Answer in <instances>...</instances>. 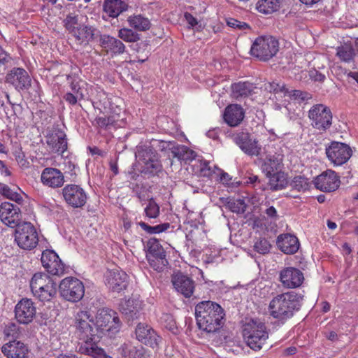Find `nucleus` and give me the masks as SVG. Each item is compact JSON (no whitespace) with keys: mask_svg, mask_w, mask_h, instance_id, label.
<instances>
[{"mask_svg":"<svg viewBox=\"0 0 358 358\" xmlns=\"http://www.w3.org/2000/svg\"><path fill=\"white\" fill-rule=\"evenodd\" d=\"M290 186L297 191H306L310 187L308 180L303 176H299L293 178Z\"/></svg>","mask_w":358,"mask_h":358,"instance_id":"obj_47","label":"nucleus"},{"mask_svg":"<svg viewBox=\"0 0 358 358\" xmlns=\"http://www.w3.org/2000/svg\"><path fill=\"white\" fill-rule=\"evenodd\" d=\"M95 324V331L113 336L119 331L121 322L115 311L109 308H102L97 312Z\"/></svg>","mask_w":358,"mask_h":358,"instance_id":"obj_8","label":"nucleus"},{"mask_svg":"<svg viewBox=\"0 0 358 358\" xmlns=\"http://www.w3.org/2000/svg\"><path fill=\"white\" fill-rule=\"evenodd\" d=\"M81 354L91 357L92 358H112L107 355L104 350L97 345L92 348H82Z\"/></svg>","mask_w":358,"mask_h":358,"instance_id":"obj_43","label":"nucleus"},{"mask_svg":"<svg viewBox=\"0 0 358 358\" xmlns=\"http://www.w3.org/2000/svg\"><path fill=\"white\" fill-rule=\"evenodd\" d=\"M12 57L10 55L0 46V72L4 70V66L10 62Z\"/></svg>","mask_w":358,"mask_h":358,"instance_id":"obj_55","label":"nucleus"},{"mask_svg":"<svg viewBox=\"0 0 358 358\" xmlns=\"http://www.w3.org/2000/svg\"><path fill=\"white\" fill-rule=\"evenodd\" d=\"M266 176L269 178L270 189L273 191L282 189L287 185L286 175L282 171L272 173Z\"/></svg>","mask_w":358,"mask_h":358,"instance_id":"obj_37","label":"nucleus"},{"mask_svg":"<svg viewBox=\"0 0 358 358\" xmlns=\"http://www.w3.org/2000/svg\"><path fill=\"white\" fill-rule=\"evenodd\" d=\"M234 141L245 154L251 156L259 154V148L257 142L252 140L250 134L247 131H241L234 134Z\"/></svg>","mask_w":358,"mask_h":358,"instance_id":"obj_24","label":"nucleus"},{"mask_svg":"<svg viewBox=\"0 0 358 358\" xmlns=\"http://www.w3.org/2000/svg\"><path fill=\"white\" fill-rule=\"evenodd\" d=\"M41 260L43 266L49 273L55 275L64 273V265L55 251L52 250L43 251Z\"/></svg>","mask_w":358,"mask_h":358,"instance_id":"obj_19","label":"nucleus"},{"mask_svg":"<svg viewBox=\"0 0 358 358\" xmlns=\"http://www.w3.org/2000/svg\"><path fill=\"white\" fill-rule=\"evenodd\" d=\"M171 282L174 289L186 298H189L195 288L194 281L189 276L181 272L173 274Z\"/></svg>","mask_w":358,"mask_h":358,"instance_id":"obj_21","label":"nucleus"},{"mask_svg":"<svg viewBox=\"0 0 358 358\" xmlns=\"http://www.w3.org/2000/svg\"><path fill=\"white\" fill-rule=\"evenodd\" d=\"M141 308V302L134 299L124 300L120 304V310L128 321L137 319Z\"/></svg>","mask_w":358,"mask_h":358,"instance_id":"obj_28","label":"nucleus"},{"mask_svg":"<svg viewBox=\"0 0 358 358\" xmlns=\"http://www.w3.org/2000/svg\"><path fill=\"white\" fill-rule=\"evenodd\" d=\"M244 115L243 109L241 106L231 104L225 108L224 120L229 126L236 127L243 121Z\"/></svg>","mask_w":358,"mask_h":358,"instance_id":"obj_30","label":"nucleus"},{"mask_svg":"<svg viewBox=\"0 0 358 358\" xmlns=\"http://www.w3.org/2000/svg\"><path fill=\"white\" fill-rule=\"evenodd\" d=\"M271 245L264 238H259L254 245V248L257 252L265 255L269 252Z\"/></svg>","mask_w":358,"mask_h":358,"instance_id":"obj_52","label":"nucleus"},{"mask_svg":"<svg viewBox=\"0 0 358 358\" xmlns=\"http://www.w3.org/2000/svg\"><path fill=\"white\" fill-rule=\"evenodd\" d=\"M59 289L61 296L70 302L80 301L85 294L83 283L73 277H67L63 279L59 285Z\"/></svg>","mask_w":358,"mask_h":358,"instance_id":"obj_11","label":"nucleus"},{"mask_svg":"<svg viewBox=\"0 0 358 358\" xmlns=\"http://www.w3.org/2000/svg\"><path fill=\"white\" fill-rule=\"evenodd\" d=\"M310 77L315 81L323 82L325 79V76L316 70L310 71Z\"/></svg>","mask_w":358,"mask_h":358,"instance_id":"obj_60","label":"nucleus"},{"mask_svg":"<svg viewBox=\"0 0 358 358\" xmlns=\"http://www.w3.org/2000/svg\"><path fill=\"white\" fill-rule=\"evenodd\" d=\"M265 324L259 319H252L243 327V336L246 345L255 351L259 350L268 338Z\"/></svg>","mask_w":358,"mask_h":358,"instance_id":"obj_4","label":"nucleus"},{"mask_svg":"<svg viewBox=\"0 0 358 358\" xmlns=\"http://www.w3.org/2000/svg\"><path fill=\"white\" fill-rule=\"evenodd\" d=\"M15 159L18 164H20L22 166H25L28 162H27L25 159L24 155L21 152H15Z\"/></svg>","mask_w":358,"mask_h":358,"instance_id":"obj_62","label":"nucleus"},{"mask_svg":"<svg viewBox=\"0 0 358 358\" xmlns=\"http://www.w3.org/2000/svg\"><path fill=\"white\" fill-rule=\"evenodd\" d=\"M1 352L7 358H25L29 350L22 342L13 340L2 346Z\"/></svg>","mask_w":358,"mask_h":358,"instance_id":"obj_25","label":"nucleus"},{"mask_svg":"<svg viewBox=\"0 0 358 358\" xmlns=\"http://www.w3.org/2000/svg\"><path fill=\"white\" fill-rule=\"evenodd\" d=\"M100 43L106 52L114 55L122 54L125 50V45L121 41L109 35L101 36Z\"/></svg>","mask_w":358,"mask_h":358,"instance_id":"obj_31","label":"nucleus"},{"mask_svg":"<svg viewBox=\"0 0 358 358\" xmlns=\"http://www.w3.org/2000/svg\"><path fill=\"white\" fill-rule=\"evenodd\" d=\"M282 88L284 89V87H282V88H280L279 85L275 83H268L267 85L265 86L266 90L270 92L273 91L274 92H277L278 90L282 91Z\"/></svg>","mask_w":358,"mask_h":358,"instance_id":"obj_64","label":"nucleus"},{"mask_svg":"<svg viewBox=\"0 0 358 358\" xmlns=\"http://www.w3.org/2000/svg\"><path fill=\"white\" fill-rule=\"evenodd\" d=\"M118 36L123 41L129 43L136 42L140 39V36L138 33L128 28L120 29L118 31Z\"/></svg>","mask_w":358,"mask_h":358,"instance_id":"obj_46","label":"nucleus"},{"mask_svg":"<svg viewBox=\"0 0 358 358\" xmlns=\"http://www.w3.org/2000/svg\"><path fill=\"white\" fill-rule=\"evenodd\" d=\"M67 80L70 83L71 93L76 95L78 98H80V100L84 99L85 94L83 93V86L81 85V82L69 75L67 76Z\"/></svg>","mask_w":358,"mask_h":358,"instance_id":"obj_42","label":"nucleus"},{"mask_svg":"<svg viewBox=\"0 0 358 358\" xmlns=\"http://www.w3.org/2000/svg\"><path fill=\"white\" fill-rule=\"evenodd\" d=\"M46 143L52 152L62 155L67 150L66 135L60 129H55L48 134Z\"/></svg>","mask_w":358,"mask_h":358,"instance_id":"obj_22","label":"nucleus"},{"mask_svg":"<svg viewBox=\"0 0 358 358\" xmlns=\"http://www.w3.org/2000/svg\"><path fill=\"white\" fill-rule=\"evenodd\" d=\"M0 192L5 197L20 203L22 198L18 193L13 191L8 186L0 184Z\"/></svg>","mask_w":358,"mask_h":358,"instance_id":"obj_51","label":"nucleus"},{"mask_svg":"<svg viewBox=\"0 0 358 358\" xmlns=\"http://www.w3.org/2000/svg\"><path fill=\"white\" fill-rule=\"evenodd\" d=\"M184 16L186 21L191 27H194L198 24L197 20L192 14L185 13Z\"/></svg>","mask_w":358,"mask_h":358,"instance_id":"obj_63","label":"nucleus"},{"mask_svg":"<svg viewBox=\"0 0 358 358\" xmlns=\"http://www.w3.org/2000/svg\"><path fill=\"white\" fill-rule=\"evenodd\" d=\"M313 182L317 189L324 192H331L339 187L341 180L334 171L329 169L317 176Z\"/></svg>","mask_w":358,"mask_h":358,"instance_id":"obj_14","label":"nucleus"},{"mask_svg":"<svg viewBox=\"0 0 358 358\" xmlns=\"http://www.w3.org/2000/svg\"><path fill=\"white\" fill-rule=\"evenodd\" d=\"M257 87L249 82H239L231 85V95L236 99H241L252 95Z\"/></svg>","mask_w":358,"mask_h":358,"instance_id":"obj_33","label":"nucleus"},{"mask_svg":"<svg viewBox=\"0 0 358 358\" xmlns=\"http://www.w3.org/2000/svg\"><path fill=\"white\" fill-rule=\"evenodd\" d=\"M279 279L282 286L287 289L299 287L304 280L303 272L294 267H286L280 271Z\"/></svg>","mask_w":358,"mask_h":358,"instance_id":"obj_18","label":"nucleus"},{"mask_svg":"<svg viewBox=\"0 0 358 358\" xmlns=\"http://www.w3.org/2000/svg\"><path fill=\"white\" fill-rule=\"evenodd\" d=\"M62 195L66 203L74 208L84 206L87 199L85 190L74 184L66 185L62 189Z\"/></svg>","mask_w":358,"mask_h":358,"instance_id":"obj_13","label":"nucleus"},{"mask_svg":"<svg viewBox=\"0 0 358 358\" xmlns=\"http://www.w3.org/2000/svg\"><path fill=\"white\" fill-rule=\"evenodd\" d=\"M137 339L146 345L155 348L157 345L158 336L148 324L139 323L136 328Z\"/></svg>","mask_w":358,"mask_h":358,"instance_id":"obj_26","label":"nucleus"},{"mask_svg":"<svg viewBox=\"0 0 358 358\" xmlns=\"http://www.w3.org/2000/svg\"><path fill=\"white\" fill-rule=\"evenodd\" d=\"M280 6L278 0H259L257 4L259 12L270 14L276 11Z\"/></svg>","mask_w":358,"mask_h":358,"instance_id":"obj_40","label":"nucleus"},{"mask_svg":"<svg viewBox=\"0 0 358 358\" xmlns=\"http://www.w3.org/2000/svg\"><path fill=\"white\" fill-rule=\"evenodd\" d=\"M247 184L252 185L256 189H260L261 191H264L265 189L263 187V185L262 184L261 180L259 179V177L256 175H250L246 180L245 182Z\"/></svg>","mask_w":358,"mask_h":358,"instance_id":"obj_56","label":"nucleus"},{"mask_svg":"<svg viewBox=\"0 0 358 358\" xmlns=\"http://www.w3.org/2000/svg\"><path fill=\"white\" fill-rule=\"evenodd\" d=\"M41 181L43 185L51 188H58L63 186L65 180L63 173L52 167L45 168L41 175Z\"/></svg>","mask_w":358,"mask_h":358,"instance_id":"obj_23","label":"nucleus"},{"mask_svg":"<svg viewBox=\"0 0 358 358\" xmlns=\"http://www.w3.org/2000/svg\"><path fill=\"white\" fill-rule=\"evenodd\" d=\"M278 49V41L274 37L260 36L254 41L250 53L260 60L267 61L276 55Z\"/></svg>","mask_w":358,"mask_h":358,"instance_id":"obj_7","label":"nucleus"},{"mask_svg":"<svg viewBox=\"0 0 358 358\" xmlns=\"http://www.w3.org/2000/svg\"><path fill=\"white\" fill-rule=\"evenodd\" d=\"M127 22L131 28L138 31H147L151 27L150 20L141 14L129 16Z\"/></svg>","mask_w":358,"mask_h":358,"instance_id":"obj_35","label":"nucleus"},{"mask_svg":"<svg viewBox=\"0 0 358 358\" xmlns=\"http://www.w3.org/2000/svg\"><path fill=\"white\" fill-rule=\"evenodd\" d=\"M336 56L344 62L350 63L356 56V50L350 43H344L336 48Z\"/></svg>","mask_w":358,"mask_h":358,"instance_id":"obj_38","label":"nucleus"},{"mask_svg":"<svg viewBox=\"0 0 358 358\" xmlns=\"http://www.w3.org/2000/svg\"><path fill=\"white\" fill-rule=\"evenodd\" d=\"M227 24L232 28L237 29L239 30H245L250 29L248 24L237 20L234 18H229L227 20Z\"/></svg>","mask_w":358,"mask_h":358,"instance_id":"obj_54","label":"nucleus"},{"mask_svg":"<svg viewBox=\"0 0 358 358\" xmlns=\"http://www.w3.org/2000/svg\"><path fill=\"white\" fill-rule=\"evenodd\" d=\"M64 99L70 105L74 106L77 103L78 101H80L76 95L71 92H67L64 96Z\"/></svg>","mask_w":358,"mask_h":358,"instance_id":"obj_59","label":"nucleus"},{"mask_svg":"<svg viewBox=\"0 0 358 358\" xmlns=\"http://www.w3.org/2000/svg\"><path fill=\"white\" fill-rule=\"evenodd\" d=\"M95 31L92 27L83 25L75 29V32H73L71 35L75 38L78 44L87 45L94 39Z\"/></svg>","mask_w":358,"mask_h":358,"instance_id":"obj_34","label":"nucleus"},{"mask_svg":"<svg viewBox=\"0 0 358 358\" xmlns=\"http://www.w3.org/2000/svg\"><path fill=\"white\" fill-rule=\"evenodd\" d=\"M94 124L100 128L107 129L111 126H116V120L114 116L97 117L94 120Z\"/></svg>","mask_w":358,"mask_h":358,"instance_id":"obj_49","label":"nucleus"},{"mask_svg":"<svg viewBox=\"0 0 358 358\" xmlns=\"http://www.w3.org/2000/svg\"><path fill=\"white\" fill-rule=\"evenodd\" d=\"M138 225L149 234H159L166 231L170 227L169 223H164L152 227L143 222H138Z\"/></svg>","mask_w":358,"mask_h":358,"instance_id":"obj_44","label":"nucleus"},{"mask_svg":"<svg viewBox=\"0 0 358 358\" xmlns=\"http://www.w3.org/2000/svg\"><path fill=\"white\" fill-rule=\"evenodd\" d=\"M291 95L295 99H300L301 101H308L312 98V95L307 92L301 90H292Z\"/></svg>","mask_w":358,"mask_h":358,"instance_id":"obj_57","label":"nucleus"},{"mask_svg":"<svg viewBox=\"0 0 358 358\" xmlns=\"http://www.w3.org/2000/svg\"><path fill=\"white\" fill-rule=\"evenodd\" d=\"M127 274L118 268L108 270L105 273L106 285L114 292L119 293L127 288Z\"/></svg>","mask_w":358,"mask_h":358,"instance_id":"obj_15","label":"nucleus"},{"mask_svg":"<svg viewBox=\"0 0 358 358\" xmlns=\"http://www.w3.org/2000/svg\"><path fill=\"white\" fill-rule=\"evenodd\" d=\"M283 155L281 153L268 154L262 164V169L266 176L281 171L283 167Z\"/></svg>","mask_w":358,"mask_h":358,"instance_id":"obj_29","label":"nucleus"},{"mask_svg":"<svg viewBox=\"0 0 358 358\" xmlns=\"http://www.w3.org/2000/svg\"><path fill=\"white\" fill-rule=\"evenodd\" d=\"M224 310L217 303L203 301L195 307V316L199 328L208 333L219 330L224 324Z\"/></svg>","mask_w":358,"mask_h":358,"instance_id":"obj_1","label":"nucleus"},{"mask_svg":"<svg viewBox=\"0 0 358 358\" xmlns=\"http://www.w3.org/2000/svg\"><path fill=\"white\" fill-rule=\"evenodd\" d=\"M0 219L6 225L11 228L17 227L22 224L20 209L11 203H2L0 205Z\"/></svg>","mask_w":358,"mask_h":358,"instance_id":"obj_17","label":"nucleus"},{"mask_svg":"<svg viewBox=\"0 0 358 358\" xmlns=\"http://www.w3.org/2000/svg\"><path fill=\"white\" fill-rule=\"evenodd\" d=\"M36 313V308L34 302L27 298L21 299L15 308V319L20 324H27L31 322Z\"/></svg>","mask_w":358,"mask_h":358,"instance_id":"obj_16","label":"nucleus"},{"mask_svg":"<svg viewBox=\"0 0 358 358\" xmlns=\"http://www.w3.org/2000/svg\"><path fill=\"white\" fill-rule=\"evenodd\" d=\"M310 125L315 129L324 131L332 124V113L330 108L322 103L313 105L308 111Z\"/></svg>","mask_w":358,"mask_h":358,"instance_id":"obj_10","label":"nucleus"},{"mask_svg":"<svg viewBox=\"0 0 358 358\" xmlns=\"http://www.w3.org/2000/svg\"><path fill=\"white\" fill-rule=\"evenodd\" d=\"M150 266L157 271H162L168 265V261L166 258V255H151L146 257Z\"/></svg>","mask_w":358,"mask_h":358,"instance_id":"obj_41","label":"nucleus"},{"mask_svg":"<svg viewBox=\"0 0 358 358\" xmlns=\"http://www.w3.org/2000/svg\"><path fill=\"white\" fill-rule=\"evenodd\" d=\"M5 335L16 340L20 337V331L19 327L14 323L10 324L4 330Z\"/></svg>","mask_w":358,"mask_h":358,"instance_id":"obj_53","label":"nucleus"},{"mask_svg":"<svg viewBox=\"0 0 358 358\" xmlns=\"http://www.w3.org/2000/svg\"><path fill=\"white\" fill-rule=\"evenodd\" d=\"M143 354L142 350H138L135 347H132L129 350V358H142Z\"/></svg>","mask_w":358,"mask_h":358,"instance_id":"obj_61","label":"nucleus"},{"mask_svg":"<svg viewBox=\"0 0 358 358\" xmlns=\"http://www.w3.org/2000/svg\"><path fill=\"white\" fill-rule=\"evenodd\" d=\"M15 242L22 250H31L38 243V235L31 222H24L15 230Z\"/></svg>","mask_w":358,"mask_h":358,"instance_id":"obj_9","label":"nucleus"},{"mask_svg":"<svg viewBox=\"0 0 358 358\" xmlns=\"http://www.w3.org/2000/svg\"><path fill=\"white\" fill-rule=\"evenodd\" d=\"M278 248L285 254L292 255L296 253L299 248L298 238L292 234H280L277 238Z\"/></svg>","mask_w":358,"mask_h":358,"instance_id":"obj_27","label":"nucleus"},{"mask_svg":"<svg viewBox=\"0 0 358 358\" xmlns=\"http://www.w3.org/2000/svg\"><path fill=\"white\" fill-rule=\"evenodd\" d=\"M303 296L295 292H287L277 294L269 303L270 315L275 319L286 320L301 306Z\"/></svg>","mask_w":358,"mask_h":358,"instance_id":"obj_2","label":"nucleus"},{"mask_svg":"<svg viewBox=\"0 0 358 358\" xmlns=\"http://www.w3.org/2000/svg\"><path fill=\"white\" fill-rule=\"evenodd\" d=\"M171 150L174 157L180 161H184L185 163L192 162L196 157V153L194 150L185 145L173 146Z\"/></svg>","mask_w":358,"mask_h":358,"instance_id":"obj_36","label":"nucleus"},{"mask_svg":"<svg viewBox=\"0 0 358 358\" xmlns=\"http://www.w3.org/2000/svg\"><path fill=\"white\" fill-rule=\"evenodd\" d=\"M326 155L328 159L335 166L345 164L351 157L352 150L346 143L332 141L326 147Z\"/></svg>","mask_w":358,"mask_h":358,"instance_id":"obj_12","label":"nucleus"},{"mask_svg":"<svg viewBox=\"0 0 358 358\" xmlns=\"http://www.w3.org/2000/svg\"><path fill=\"white\" fill-rule=\"evenodd\" d=\"M64 26L69 34L75 32V29L79 27L78 15L73 13H69L66 15V18L63 21Z\"/></svg>","mask_w":358,"mask_h":358,"instance_id":"obj_48","label":"nucleus"},{"mask_svg":"<svg viewBox=\"0 0 358 358\" xmlns=\"http://www.w3.org/2000/svg\"><path fill=\"white\" fill-rule=\"evenodd\" d=\"M6 80L17 91L28 90L31 83L29 75L22 68L12 69L7 74Z\"/></svg>","mask_w":358,"mask_h":358,"instance_id":"obj_20","label":"nucleus"},{"mask_svg":"<svg viewBox=\"0 0 358 358\" xmlns=\"http://www.w3.org/2000/svg\"><path fill=\"white\" fill-rule=\"evenodd\" d=\"M136 157L141 164V173L148 177L154 176L162 171V165L157 151L149 145L137 147Z\"/></svg>","mask_w":358,"mask_h":358,"instance_id":"obj_6","label":"nucleus"},{"mask_svg":"<svg viewBox=\"0 0 358 358\" xmlns=\"http://www.w3.org/2000/svg\"><path fill=\"white\" fill-rule=\"evenodd\" d=\"M196 163H199L198 171L201 175L206 176L210 173V168L208 162L199 159L196 161Z\"/></svg>","mask_w":358,"mask_h":358,"instance_id":"obj_58","label":"nucleus"},{"mask_svg":"<svg viewBox=\"0 0 358 358\" xmlns=\"http://www.w3.org/2000/svg\"><path fill=\"white\" fill-rule=\"evenodd\" d=\"M30 287L34 296L41 301H50L57 294L56 282L45 273H35L31 279Z\"/></svg>","mask_w":358,"mask_h":358,"instance_id":"obj_5","label":"nucleus"},{"mask_svg":"<svg viewBox=\"0 0 358 358\" xmlns=\"http://www.w3.org/2000/svg\"><path fill=\"white\" fill-rule=\"evenodd\" d=\"M146 217L149 218H156L159 215V206L152 198L148 201V203L144 209Z\"/></svg>","mask_w":358,"mask_h":358,"instance_id":"obj_50","label":"nucleus"},{"mask_svg":"<svg viewBox=\"0 0 358 358\" xmlns=\"http://www.w3.org/2000/svg\"><path fill=\"white\" fill-rule=\"evenodd\" d=\"M128 4L122 0H104L103 11L112 17H117L122 13L127 10Z\"/></svg>","mask_w":358,"mask_h":358,"instance_id":"obj_32","label":"nucleus"},{"mask_svg":"<svg viewBox=\"0 0 358 358\" xmlns=\"http://www.w3.org/2000/svg\"><path fill=\"white\" fill-rule=\"evenodd\" d=\"M73 325L76 334L78 339V352L81 353L82 348H92L97 345L99 336L90 322H93V317L88 310H78L74 314Z\"/></svg>","mask_w":358,"mask_h":358,"instance_id":"obj_3","label":"nucleus"},{"mask_svg":"<svg viewBox=\"0 0 358 358\" xmlns=\"http://www.w3.org/2000/svg\"><path fill=\"white\" fill-rule=\"evenodd\" d=\"M220 201L223 205L233 213H243L246 210L247 205L243 199L220 198Z\"/></svg>","mask_w":358,"mask_h":358,"instance_id":"obj_39","label":"nucleus"},{"mask_svg":"<svg viewBox=\"0 0 358 358\" xmlns=\"http://www.w3.org/2000/svg\"><path fill=\"white\" fill-rule=\"evenodd\" d=\"M148 250L146 257H150L151 255L164 256L166 255L164 248L156 239H150L148 243Z\"/></svg>","mask_w":358,"mask_h":358,"instance_id":"obj_45","label":"nucleus"}]
</instances>
